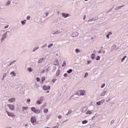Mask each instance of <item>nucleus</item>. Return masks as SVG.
<instances>
[{
  "mask_svg": "<svg viewBox=\"0 0 128 128\" xmlns=\"http://www.w3.org/2000/svg\"><path fill=\"white\" fill-rule=\"evenodd\" d=\"M8 106L11 110H14V104H8Z\"/></svg>",
  "mask_w": 128,
  "mask_h": 128,
  "instance_id": "obj_4",
  "label": "nucleus"
},
{
  "mask_svg": "<svg viewBox=\"0 0 128 128\" xmlns=\"http://www.w3.org/2000/svg\"><path fill=\"white\" fill-rule=\"evenodd\" d=\"M96 56V54H92V60H94V57Z\"/></svg>",
  "mask_w": 128,
  "mask_h": 128,
  "instance_id": "obj_14",
  "label": "nucleus"
},
{
  "mask_svg": "<svg viewBox=\"0 0 128 128\" xmlns=\"http://www.w3.org/2000/svg\"><path fill=\"white\" fill-rule=\"evenodd\" d=\"M28 109V106H26V107L24 106L22 108V110H26Z\"/></svg>",
  "mask_w": 128,
  "mask_h": 128,
  "instance_id": "obj_19",
  "label": "nucleus"
},
{
  "mask_svg": "<svg viewBox=\"0 0 128 128\" xmlns=\"http://www.w3.org/2000/svg\"><path fill=\"white\" fill-rule=\"evenodd\" d=\"M76 52H79V50H78V49H76Z\"/></svg>",
  "mask_w": 128,
  "mask_h": 128,
  "instance_id": "obj_34",
  "label": "nucleus"
},
{
  "mask_svg": "<svg viewBox=\"0 0 128 128\" xmlns=\"http://www.w3.org/2000/svg\"><path fill=\"white\" fill-rule=\"evenodd\" d=\"M122 6H120V8H122Z\"/></svg>",
  "mask_w": 128,
  "mask_h": 128,
  "instance_id": "obj_49",
  "label": "nucleus"
},
{
  "mask_svg": "<svg viewBox=\"0 0 128 128\" xmlns=\"http://www.w3.org/2000/svg\"><path fill=\"white\" fill-rule=\"evenodd\" d=\"M67 72L68 74H71V72H72V69H70L68 70L67 71Z\"/></svg>",
  "mask_w": 128,
  "mask_h": 128,
  "instance_id": "obj_13",
  "label": "nucleus"
},
{
  "mask_svg": "<svg viewBox=\"0 0 128 128\" xmlns=\"http://www.w3.org/2000/svg\"><path fill=\"white\" fill-rule=\"evenodd\" d=\"M88 76V72H86L85 74V78H86V76Z\"/></svg>",
  "mask_w": 128,
  "mask_h": 128,
  "instance_id": "obj_27",
  "label": "nucleus"
},
{
  "mask_svg": "<svg viewBox=\"0 0 128 128\" xmlns=\"http://www.w3.org/2000/svg\"><path fill=\"white\" fill-rule=\"evenodd\" d=\"M44 114H48V108L44 109Z\"/></svg>",
  "mask_w": 128,
  "mask_h": 128,
  "instance_id": "obj_10",
  "label": "nucleus"
},
{
  "mask_svg": "<svg viewBox=\"0 0 128 128\" xmlns=\"http://www.w3.org/2000/svg\"><path fill=\"white\" fill-rule=\"evenodd\" d=\"M76 94H78V96H84L86 92L84 90H79L76 92Z\"/></svg>",
  "mask_w": 128,
  "mask_h": 128,
  "instance_id": "obj_1",
  "label": "nucleus"
},
{
  "mask_svg": "<svg viewBox=\"0 0 128 128\" xmlns=\"http://www.w3.org/2000/svg\"><path fill=\"white\" fill-rule=\"evenodd\" d=\"M62 16H64V18H68V14L63 13L62 14Z\"/></svg>",
  "mask_w": 128,
  "mask_h": 128,
  "instance_id": "obj_8",
  "label": "nucleus"
},
{
  "mask_svg": "<svg viewBox=\"0 0 128 128\" xmlns=\"http://www.w3.org/2000/svg\"><path fill=\"white\" fill-rule=\"evenodd\" d=\"M15 100H16V99H14V98H12L8 100V102H14Z\"/></svg>",
  "mask_w": 128,
  "mask_h": 128,
  "instance_id": "obj_9",
  "label": "nucleus"
},
{
  "mask_svg": "<svg viewBox=\"0 0 128 128\" xmlns=\"http://www.w3.org/2000/svg\"><path fill=\"white\" fill-rule=\"evenodd\" d=\"M102 96H106V92H103L102 94H101Z\"/></svg>",
  "mask_w": 128,
  "mask_h": 128,
  "instance_id": "obj_25",
  "label": "nucleus"
},
{
  "mask_svg": "<svg viewBox=\"0 0 128 128\" xmlns=\"http://www.w3.org/2000/svg\"><path fill=\"white\" fill-rule=\"evenodd\" d=\"M126 58H127L126 56H124V58H122V62H124V60H126Z\"/></svg>",
  "mask_w": 128,
  "mask_h": 128,
  "instance_id": "obj_11",
  "label": "nucleus"
},
{
  "mask_svg": "<svg viewBox=\"0 0 128 128\" xmlns=\"http://www.w3.org/2000/svg\"><path fill=\"white\" fill-rule=\"evenodd\" d=\"M85 0V2H87V0Z\"/></svg>",
  "mask_w": 128,
  "mask_h": 128,
  "instance_id": "obj_51",
  "label": "nucleus"
},
{
  "mask_svg": "<svg viewBox=\"0 0 128 128\" xmlns=\"http://www.w3.org/2000/svg\"><path fill=\"white\" fill-rule=\"evenodd\" d=\"M8 28V25L4 27V28Z\"/></svg>",
  "mask_w": 128,
  "mask_h": 128,
  "instance_id": "obj_37",
  "label": "nucleus"
},
{
  "mask_svg": "<svg viewBox=\"0 0 128 128\" xmlns=\"http://www.w3.org/2000/svg\"><path fill=\"white\" fill-rule=\"evenodd\" d=\"M31 110L32 112H34L35 114H40V110H36L34 107H32Z\"/></svg>",
  "mask_w": 128,
  "mask_h": 128,
  "instance_id": "obj_2",
  "label": "nucleus"
},
{
  "mask_svg": "<svg viewBox=\"0 0 128 128\" xmlns=\"http://www.w3.org/2000/svg\"><path fill=\"white\" fill-rule=\"evenodd\" d=\"M58 128L56 126H54V128Z\"/></svg>",
  "mask_w": 128,
  "mask_h": 128,
  "instance_id": "obj_47",
  "label": "nucleus"
},
{
  "mask_svg": "<svg viewBox=\"0 0 128 128\" xmlns=\"http://www.w3.org/2000/svg\"><path fill=\"white\" fill-rule=\"evenodd\" d=\"M33 52H36V50H33Z\"/></svg>",
  "mask_w": 128,
  "mask_h": 128,
  "instance_id": "obj_50",
  "label": "nucleus"
},
{
  "mask_svg": "<svg viewBox=\"0 0 128 128\" xmlns=\"http://www.w3.org/2000/svg\"><path fill=\"white\" fill-rule=\"evenodd\" d=\"M100 60V56H98L96 58V60Z\"/></svg>",
  "mask_w": 128,
  "mask_h": 128,
  "instance_id": "obj_24",
  "label": "nucleus"
},
{
  "mask_svg": "<svg viewBox=\"0 0 128 128\" xmlns=\"http://www.w3.org/2000/svg\"><path fill=\"white\" fill-rule=\"evenodd\" d=\"M98 52V54H101L102 53V51L99 50Z\"/></svg>",
  "mask_w": 128,
  "mask_h": 128,
  "instance_id": "obj_43",
  "label": "nucleus"
},
{
  "mask_svg": "<svg viewBox=\"0 0 128 128\" xmlns=\"http://www.w3.org/2000/svg\"><path fill=\"white\" fill-rule=\"evenodd\" d=\"M82 124H88V120H83L82 122Z\"/></svg>",
  "mask_w": 128,
  "mask_h": 128,
  "instance_id": "obj_16",
  "label": "nucleus"
},
{
  "mask_svg": "<svg viewBox=\"0 0 128 128\" xmlns=\"http://www.w3.org/2000/svg\"><path fill=\"white\" fill-rule=\"evenodd\" d=\"M36 48V50H38V47H37Z\"/></svg>",
  "mask_w": 128,
  "mask_h": 128,
  "instance_id": "obj_46",
  "label": "nucleus"
},
{
  "mask_svg": "<svg viewBox=\"0 0 128 128\" xmlns=\"http://www.w3.org/2000/svg\"><path fill=\"white\" fill-rule=\"evenodd\" d=\"M92 111H88L86 112V114H92Z\"/></svg>",
  "mask_w": 128,
  "mask_h": 128,
  "instance_id": "obj_12",
  "label": "nucleus"
},
{
  "mask_svg": "<svg viewBox=\"0 0 128 128\" xmlns=\"http://www.w3.org/2000/svg\"><path fill=\"white\" fill-rule=\"evenodd\" d=\"M50 128V127H47V128Z\"/></svg>",
  "mask_w": 128,
  "mask_h": 128,
  "instance_id": "obj_53",
  "label": "nucleus"
},
{
  "mask_svg": "<svg viewBox=\"0 0 128 128\" xmlns=\"http://www.w3.org/2000/svg\"><path fill=\"white\" fill-rule=\"evenodd\" d=\"M39 62H42V61H40V60H39Z\"/></svg>",
  "mask_w": 128,
  "mask_h": 128,
  "instance_id": "obj_48",
  "label": "nucleus"
},
{
  "mask_svg": "<svg viewBox=\"0 0 128 128\" xmlns=\"http://www.w3.org/2000/svg\"><path fill=\"white\" fill-rule=\"evenodd\" d=\"M106 37L108 38H110V34H107L106 35Z\"/></svg>",
  "mask_w": 128,
  "mask_h": 128,
  "instance_id": "obj_33",
  "label": "nucleus"
},
{
  "mask_svg": "<svg viewBox=\"0 0 128 128\" xmlns=\"http://www.w3.org/2000/svg\"><path fill=\"white\" fill-rule=\"evenodd\" d=\"M30 121L33 124H34L36 122V118L34 117L31 118Z\"/></svg>",
  "mask_w": 128,
  "mask_h": 128,
  "instance_id": "obj_3",
  "label": "nucleus"
},
{
  "mask_svg": "<svg viewBox=\"0 0 128 128\" xmlns=\"http://www.w3.org/2000/svg\"><path fill=\"white\" fill-rule=\"evenodd\" d=\"M68 76V74H64V76Z\"/></svg>",
  "mask_w": 128,
  "mask_h": 128,
  "instance_id": "obj_42",
  "label": "nucleus"
},
{
  "mask_svg": "<svg viewBox=\"0 0 128 128\" xmlns=\"http://www.w3.org/2000/svg\"><path fill=\"white\" fill-rule=\"evenodd\" d=\"M7 4H10V1H8Z\"/></svg>",
  "mask_w": 128,
  "mask_h": 128,
  "instance_id": "obj_36",
  "label": "nucleus"
},
{
  "mask_svg": "<svg viewBox=\"0 0 128 128\" xmlns=\"http://www.w3.org/2000/svg\"><path fill=\"white\" fill-rule=\"evenodd\" d=\"M36 80L37 82H40V78L37 77V78H36Z\"/></svg>",
  "mask_w": 128,
  "mask_h": 128,
  "instance_id": "obj_28",
  "label": "nucleus"
},
{
  "mask_svg": "<svg viewBox=\"0 0 128 128\" xmlns=\"http://www.w3.org/2000/svg\"><path fill=\"white\" fill-rule=\"evenodd\" d=\"M84 20H86V16H84Z\"/></svg>",
  "mask_w": 128,
  "mask_h": 128,
  "instance_id": "obj_45",
  "label": "nucleus"
},
{
  "mask_svg": "<svg viewBox=\"0 0 128 128\" xmlns=\"http://www.w3.org/2000/svg\"><path fill=\"white\" fill-rule=\"evenodd\" d=\"M92 62L90 60H88V64H90Z\"/></svg>",
  "mask_w": 128,
  "mask_h": 128,
  "instance_id": "obj_31",
  "label": "nucleus"
},
{
  "mask_svg": "<svg viewBox=\"0 0 128 128\" xmlns=\"http://www.w3.org/2000/svg\"><path fill=\"white\" fill-rule=\"evenodd\" d=\"M27 102H30V99H28Z\"/></svg>",
  "mask_w": 128,
  "mask_h": 128,
  "instance_id": "obj_39",
  "label": "nucleus"
},
{
  "mask_svg": "<svg viewBox=\"0 0 128 128\" xmlns=\"http://www.w3.org/2000/svg\"><path fill=\"white\" fill-rule=\"evenodd\" d=\"M10 74H12V76H16V74L15 72H11Z\"/></svg>",
  "mask_w": 128,
  "mask_h": 128,
  "instance_id": "obj_15",
  "label": "nucleus"
},
{
  "mask_svg": "<svg viewBox=\"0 0 128 128\" xmlns=\"http://www.w3.org/2000/svg\"><path fill=\"white\" fill-rule=\"evenodd\" d=\"M28 72H32V68H28Z\"/></svg>",
  "mask_w": 128,
  "mask_h": 128,
  "instance_id": "obj_20",
  "label": "nucleus"
},
{
  "mask_svg": "<svg viewBox=\"0 0 128 128\" xmlns=\"http://www.w3.org/2000/svg\"><path fill=\"white\" fill-rule=\"evenodd\" d=\"M66 64V61H64L63 64L62 65V66L64 67V66Z\"/></svg>",
  "mask_w": 128,
  "mask_h": 128,
  "instance_id": "obj_18",
  "label": "nucleus"
},
{
  "mask_svg": "<svg viewBox=\"0 0 128 128\" xmlns=\"http://www.w3.org/2000/svg\"><path fill=\"white\" fill-rule=\"evenodd\" d=\"M96 104L98 106H100V102H97Z\"/></svg>",
  "mask_w": 128,
  "mask_h": 128,
  "instance_id": "obj_30",
  "label": "nucleus"
},
{
  "mask_svg": "<svg viewBox=\"0 0 128 128\" xmlns=\"http://www.w3.org/2000/svg\"><path fill=\"white\" fill-rule=\"evenodd\" d=\"M42 98H42V100H38V101L36 102L37 104H42Z\"/></svg>",
  "mask_w": 128,
  "mask_h": 128,
  "instance_id": "obj_7",
  "label": "nucleus"
},
{
  "mask_svg": "<svg viewBox=\"0 0 128 128\" xmlns=\"http://www.w3.org/2000/svg\"><path fill=\"white\" fill-rule=\"evenodd\" d=\"M6 38V34L2 35V40H4V38Z\"/></svg>",
  "mask_w": 128,
  "mask_h": 128,
  "instance_id": "obj_22",
  "label": "nucleus"
},
{
  "mask_svg": "<svg viewBox=\"0 0 128 128\" xmlns=\"http://www.w3.org/2000/svg\"><path fill=\"white\" fill-rule=\"evenodd\" d=\"M10 128V127H7V128Z\"/></svg>",
  "mask_w": 128,
  "mask_h": 128,
  "instance_id": "obj_52",
  "label": "nucleus"
},
{
  "mask_svg": "<svg viewBox=\"0 0 128 128\" xmlns=\"http://www.w3.org/2000/svg\"><path fill=\"white\" fill-rule=\"evenodd\" d=\"M104 52H105L104 51Z\"/></svg>",
  "mask_w": 128,
  "mask_h": 128,
  "instance_id": "obj_54",
  "label": "nucleus"
},
{
  "mask_svg": "<svg viewBox=\"0 0 128 128\" xmlns=\"http://www.w3.org/2000/svg\"><path fill=\"white\" fill-rule=\"evenodd\" d=\"M7 114H8V116H14V114L12 113H10L8 112H7Z\"/></svg>",
  "mask_w": 128,
  "mask_h": 128,
  "instance_id": "obj_6",
  "label": "nucleus"
},
{
  "mask_svg": "<svg viewBox=\"0 0 128 128\" xmlns=\"http://www.w3.org/2000/svg\"><path fill=\"white\" fill-rule=\"evenodd\" d=\"M30 16H28L27 18H26V20H30Z\"/></svg>",
  "mask_w": 128,
  "mask_h": 128,
  "instance_id": "obj_32",
  "label": "nucleus"
},
{
  "mask_svg": "<svg viewBox=\"0 0 128 128\" xmlns=\"http://www.w3.org/2000/svg\"><path fill=\"white\" fill-rule=\"evenodd\" d=\"M42 98H42V100H44V97H41V98H40V100H42Z\"/></svg>",
  "mask_w": 128,
  "mask_h": 128,
  "instance_id": "obj_41",
  "label": "nucleus"
},
{
  "mask_svg": "<svg viewBox=\"0 0 128 128\" xmlns=\"http://www.w3.org/2000/svg\"><path fill=\"white\" fill-rule=\"evenodd\" d=\"M112 32H109V33L108 34H109V36H110V34H112Z\"/></svg>",
  "mask_w": 128,
  "mask_h": 128,
  "instance_id": "obj_40",
  "label": "nucleus"
},
{
  "mask_svg": "<svg viewBox=\"0 0 128 128\" xmlns=\"http://www.w3.org/2000/svg\"><path fill=\"white\" fill-rule=\"evenodd\" d=\"M72 114V111L70 110L68 114H67V116H68V114Z\"/></svg>",
  "mask_w": 128,
  "mask_h": 128,
  "instance_id": "obj_29",
  "label": "nucleus"
},
{
  "mask_svg": "<svg viewBox=\"0 0 128 128\" xmlns=\"http://www.w3.org/2000/svg\"><path fill=\"white\" fill-rule=\"evenodd\" d=\"M52 46H54V44H50L49 46H48V48H52Z\"/></svg>",
  "mask_w": 128,
  "mask_h": 128,
  "instance_id": "obj_23",
  "label": "nucleus"
},
{
  "mask_svg": "<svg viewBox=\"0 0 128 128\" xmlns=\"http://www.w3.org/2000/svg\"><path fill=\"white\" fill-rule=\"evenodd\" d=\"M105 86H106L105 84H102L101 86L102 88H104Z\"/></svg>",
  "mask_w": 128,
  "mask_h": 128,
  "instance_id": "obj_26",
  "label": "nucleus"
},
{
  "mask_svg": "<svg viewBox=\"0 0 128 128\" xmlns=\"http://www.w3.org/2000/svg\"><path fill=\"white\" fill-rule=\"evenodd\" d=\"M50 86H43V89L44 90H50Z\"/></svg>",
  "mask_w": 128,
  "mask_h": 128,
  "instance_id": "obj_5",
  "label": "nucleus"
},
{
  "mask_svg": "<svg viewBox=\"0 0 128 128\" xmlns=\"http://www.w3.org/2000/svg\"><path fill=\"white\" fill-rule=\"evenodd\" d=\"M58 118H62V116L59 115V116H58Z\"/></svg>",
  "mask_w": 128,
  "mask_h": 128,
  "instance_id": "obj_35",
  "label": "nucleus"
},
{
  "mask_svg": "<svg viewBox=\"0 0 128 128\" xmlns=\"http://www.w3.org/2000/svg\"><path fill=\"white\" fill-rule=\"evenodd\" d=\"M26 20H24L22 22V24H26Z\"/></svg>",
  "mask_w": 128,
  "mask_h": 128,
  "instance_id": "obj_21",
  "label": "nucleus"
},
{
  "mask_svg": "<svg viewBox=\"0 0 128 128\" xmlns=\"http://www.w3.org/2000/svg\"><path fill=\"white\" fill-rule=\"evenodd\" d=\"M42 84H44V80H46V78L44 77H42Z\"/></svg>",
  "mask_w": 128,
  "mask_h": 128,
  "instance_id": "obj_17",
  "label": "nucleus"
},
{
  "mask_svg": "<svg viewBox=\"0 0 128 128\" xmlns=\"http://www.w3.org/2000/svg\"><path fill=\"white\" fill-rule=\"evenodd\" d=\"M46 92L47 94H48V92H50V91H49V90H48V91Z\"/></svg>",
  "mask_w": 128,
  "mask_h": 128,
  "instance_id": "obj_44",
  "label": "nucleus"
},
{
  "mask_svg": "<svg viewBox=\"0 0 128 128\" xmlns=\"http://www.w3.org/2000/svg\"><path fill=\"white\" fill-rule=\"evenodd\" d=\"M45 72H46L45 70H43L42 72V74H44Z\"/></svg>",
  "mask_w": 128,
  "mask_h": 128,
  "instance_id": "obj_38",
  "label": "nucleus"
}]
</instances>
